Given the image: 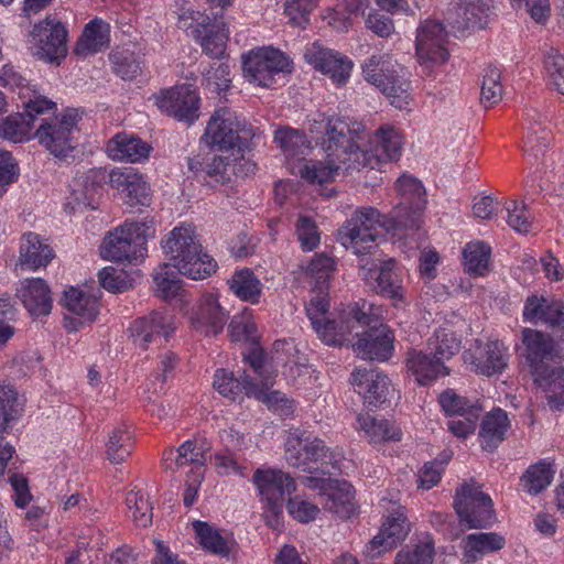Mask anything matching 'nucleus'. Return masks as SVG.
<instances>
[{
    "label": "nucleus",
    "mask_w": 564,
    "mask_h": 564,
    "mask_svg": "<svg viewBox=\"0 0 564 564\" xmlns=\"http://www.w3.org/2000/svg\"><path fill=\"white\" fill-rule=\"evenodd\" d=\"M365 133V126L356 120L345 117L328 118L322 140L325 159L300 166V176L310 183L323 184L334 181L339 171L348 174L364 167L375 169L378 158L359 145Z\"/></svg>",
    "instance_id": "obj_1"
},
{
    "label": "nucleus",
    "mask_w": 564,
    "mask_h": 564,
    "mask_svg": "<svg viewBox=\"0 0 564 564\" xmlns=\"http://www.w3.org/2000/svg\"><path fill=\"white\" fill-rule=\"evenodd\" d=\"M371 311L372 305L366 301L348 307V330H355L357 337L352 347L362 359L386 361L394 350V333Z\"/></svg>",
    "instance_id": "obj_2"
},
{
    "label": "nucleus",
    "mask_w": 564,
    "mask_h": 564,
    "mask_svg": "<svg viewBox=\"0 0 564 564\" xmlns=\"http://www.w3.org/2000/svg\"><path fill=\"white\" fill-rule=\"evenodd\" d=\"M161 246L169 257V264L192 280H203L216 272L217 262L203 251L193 225L175 227L162 239Z\"/></svg>",
    "instance_id": "obj_3"
},
{
    "label": "nucleus",
    "mask_w": 564,
    "mask_h": 564,
    "mask_svg": "<svg viewBox=\"0 0 564 564\" xmlns=\"http://www.w3.org/2000/svg\"><path fill=\"white\" fill-rule=\"evenodd\" d=\"M253 482L264 502L263 518L265 523L280 530L283 525V506L285 496L295 491L294 479L279 469H258L253 475Z\"/></svg>",
    "instance_id": "obj_4"
},
{
    "label": "nucleus",
    "mask_w": 564,
    "mask_h": 564,
    "mask_svg": "<svg viewBox=\"0 0 564 564\" xmlns=\"http://www.w3.org/2000/svg\"><path fill=\"white\" fill-rule=\"evenodd\" d=\"M256 135L252 126L228 109L221 108L215 111L209 119L202 141L209 147H218L219 150H234L242 152L249 149V144Z\"/></svg>",
    "instance_id": "obj_5"
},
{
    "label": "nucleus",
    "mask_w": 564,
    "mask_h": 564,
    "mask_svg": "<svg viewBox=\"0 0 564 564\" xmlns=\"http://www.w3.org/2000/svg\"><path fill=\"white\" fill-rule=\"evenodd\" d=\"M147 227L141 223H126L108 232L100 247V256L109 261L132 262L145 251Z\"/></svg>",
    "instance_id": "obj_6"
},
{
    "label": "nucleus",
    "mask_w": 564,
    "mask_h": 564,
    "mask_svg": "<svg viewBox=\"0 0 564 564\" xmlns=\"http://www.w3.org/2000/svg\"><path fill=\"white\" fill-rule=\"evenodd\" d=\"M79 119L77 109H67L62 117L40 116L34 137L56 158H67L75 149L72 131Z\"/></svg>",
    "instance_id": "obj_7"
},
{
    "label": "nucleus",
    "mask_w": 564,
    "mask_h": 564,
    "mask_svg": "<svg viewBox=\"0 0 564 564\" xmlns=\"http://www.w3.org/2000/svg\"><path fill=\"white\" fill-rule=\"evenodd\" d=\"M379 225L380 213L376 208H359L338 230V240L356 254L366 253L376 242Z\"/></svg>",
    "instance_id": "obj_8"
},
{
    "label": "nucleus",
    "mask_w": 564,
    "mask_h": 564,
    "mask_svg": "<svg viewBox=\"0 0 564 564\" xmlns=\"http://www.w3.org/2000/svg\"><path fill=\"white\" fill-rule=\"evenodd\" d=\"M454 509L469 529H485L495 522L492 500L480 486L466 484L457 488Z\"/></svg>",
    "instance_id": "obj_9"
},
{
    "label": "nucleus",
    "mask_w": 564,
    "mask_h": 564,
    "mask_svg": "<svg viewBox=\"0 0 564 564\" xmlns=\"http://www.w3.org/2000/svg\"><path fill=\"white\" fill-rule=\"evenodd\" d=\"M23 113L10 115L6 119L0 118V137L13 142L29 139L37 123L40 116L54 115L56 104L46 97L36 95L24 101Z\"/></svg>",
    "instance_id": "obj_10"
},
{
    "label": "nucleus",
    "mask_w": 564,
    "mask_h": 564,
    "mask_svg": "<svg viewBox=\"0 0 564 564\" xmlns=\"http://www.w3.org/2000/svg\"><path fill=\"white\" fill-rule=\"evenodd\" d=\"M447 32L443 23L435 20L424 21L417 29L416 56L425 74H430L433 66L444 64L448 58L446 48Z\"/></svg>",
    "instance_id": "obj_11"
},
{
    "label": "nucleus",
    "mask_w": 564,
    "mask_h": 564,
    "mask_svg": "<svg viewBox=\"0 0 564 564\" xmlns=\"http://www.w3.org/2000/svg\"><path fill=\"white\" fill-rule=\"evenodd\" d=\"M32 54L41 61L59 64L67 54V30L55 19L47 17L35 24L31 32Z\"/></svg>",
    "instance_id": "obj_12"
},
{
    "label": "nucleus",
    "mask_w": 564,
    "mask_h": 564,
    "mask_svg": "<svg viewBox=\"0 0 564 564\" xmlns=\"http://www.w3.org/2000/svg\"><path fill=\"white\" fill-rule=\"evenodd\" d=\"M510 354L501 340L475 343L464 352V360L477 375L491 377L501 375L508 367Z\"/></svg>",
    "instance_id": "obj_13"
},
{
    "label": "nucleus",
    "mask_w": 564,
    "mask_h": 564,
    "mask_svg": "<svg viewBox=\"0 0 564 564\" xmlns=\"http://www.w3.org/2000/svg\"><path fill=\"white\" fill-rule=\"evenodd\" d=\"M242 64L245 77L262 87H270L276 74L291 72L288 56L274 48L252 51Z\"/></svg>",
    "instance_id": "obj_14"
},
{
    "label": "nucleus",
    "mask_w": 564,
    "mask_h": 564,
    "mask_svg": "<svg viewBox=\"0 0 564 564\" xmlns=\"http://www.w3.org/2000/svg\"><path fill=\"white\" fill-rule=\"evenodd\" d=\"M381 58L371 56L362 66L365 79L387 96L391 105L402 109L408 104L410 83L394 70L380 66Z\"/></svg>",
    "instance_id": "obj_15"
},
{
    "label": "nucleus",
    "mask_w": 564,
    "mask_h": 564,
    "mask_svg": "<svg viewBox=\"0 0 564 564\" xmlns=\"http://www.w3.org/2000/svg\"><path fill=\"white\" fill-rule=\"evenodd\" d=\"M135 347L147 350L149 344L166 340L174 332L172 316L166 310H154L149 315L137 318L129 327Z\"/></svg>",
    "instance_id": "obj_16"
},
{
    "label": "nucleus",
    "mask_w": 564,
    "mask_h": 564,
    "mask_svg": "<svg viewBox=\"0 0 564 564\" xmlns=\"http://www.w3.org/2000/svg\"><path fill=\"white\" fill-rule=\"evenodd\" d=\"M156 106L180 121L193 122L198 118L199 97L191 85L176 86L155 97Z\"/></svg>",
    "instance_id": "obj_17"
},
{
    "label": "nucleus",
    "mask_w": 564,
    "mask_h": 564,
    "mask_svg": "<svg viewBox=\"0 0 564 564\" xmlns=\"http://www.w3.org/2000/svg\"><path fill=\"white\" fill-rule=\"evenodd\" d=\"M360 269L367 284L377 293L393 300L403 299V288L395 272L394 259L366 261Z\"/></svg>",
    "instance_id": "obj_18"
},
{
    "label": "nucleus",
    "mask_w": 564,
    "mask_h": 564,
    "mask_svg": "<svg viewBox=\"0 0 564 564\" xmlns=\"http://www.w3.org/2000/svg\"><path fill=\"white\" fill-rule=\"evenodd\" d=\"M350 383L368 408H380L392 391L390 379L375 369H357L351 373Z\"/></svg>",
    "instance_id": "obj_19"
},
{
    "label": "nucleus",
    "mask_w": 564,
    "mask_h": 564,
    "mask_svg": "<svg viewBox=\"0 0 564 564\" xmlns=\"http://www.w3.org/2000/svg\"><path fill=\"white\" fill-rule=\"evenodd\" d=\"M523 317L533 324L539 322L546 324L554 336L564 340V303L562 301H550L543 296L531 295L525 301Z\"/></svg>",
    "instance_id": "obj_20"
},
{
    "label": "nucleus",
    "mask_w": 564,
    "mask_h": 564,
    "mask_svg": "<svg viewBox=\"0 0 564 564\" xmlns=\"http://www.w3.org/2000/svg\"><path fill=\"white\" fill-rule=\"evenodd\" d=\"M409 531L410 523L404 512L399 509L388 517L380 532L368 542L364 552L368 557L377 558L403 541Z\"/></svg>",
    "instance_id": "obj_21"
},
{
    "label": "nucleus",
    "mask_w": 564,
    "mask_h": 564,
    "mask_svg": "<svg viewBox=\"0 0 564 564\" xmlns=\"http://www.w3.org/2000/svg\"><path fill=\"white\" fill-rule=\"evenodd\" d=\"M522 343L525 347V359L531 373L535 372L539 367L543 368L561 359L553 339L540 330L524 328L522 330Z\"/></svg>",
    "instance_id": "obj_22"
},
{
    "label": "nucleus",
    "mask_w": 564,
    "mask_h": 564,
    "mask_svg": "<svg viewBox=\"0 0 564 564\" xmlns=\"http://www.w3.org/2000/svg\"><path fill=\"white\" fill-rule=\"evenodd\" d=\"M229 315L213 294L203 295L191 318L193 327L205 336L223 332Z\"/></svg>",
    "instance_id": "obj_23"
},
{
    "label": "nucleus",
    "mask_w": 564,
    "mask_h": 564,
    "mask_svg": "<svg viewBox=\"0 0 564 564\" xmlns=\"http://www.w3.org/2000/svg\"><path fill=\"white\" fill-rule=\"evenodd\" d=\"M305 59L316 69L329 75L336 84H344L350 75L352 63L332 50L313 44L305 52Z\"/></svg>",
    "instance_id": "obj_24"
},
{
    "label": "nucleus",
    "mask_w": 564,
    "mask_h": 564,
    "mask_svg": "<svg viewBox=\"0 0 564 564\" xmlns=\"http://www.w3.org/2000/svg\"><path fill=\"white\" fill-rule=\"evenodd\" d=\"M63 305L73 316H65V328L77 330L78 326L95 321L98 314V302L95 297L76 288L64 291Z\"/></svg>",
    "instance_id": "obj_25"
},
{
    "label": "nucleus",
    "mask_w": 564,
    "mask_h": 564,
    "mask_svg": "<svg viewBox=\"0 0 564 564\" xmlns=\"http://www.w3.org/2000/svg\"><path fill=\"white\" fill-rule=\"evenodd\" d=\"M112 188L124 194L126 203L130 206H148L151 203L150 187L143 177L132 169L113 170L109 174Z\"/></svg>",
    "instance_id": "obj_26"
},
{
    "label": "nucleus",
    "mask_w": 564,
    "mask_h": 564,
    "mask_svg": "<svg viewBox=\"0 0 564 564\" xmlns=\"http://www.w3.org/2000/svg\"><path fill=\"white\" fill-rule=\"evenodd\" d=\"M17 296L32 316H45L51 313L53 303L51 290L41 278L20 281V285L17 288Z\"/></svg>",
    "instance_id": "obj_27"
},
{
    "label": "nucleus",
    "mask_w": 564,
    "mask_h": 564,
    "mask_svg": "<svg viewBox=\"0 0 564 564\" xmlns=\"http://www.w3.org/2000/svg\"><path fill=\"white\" fill-rule=\"evenodd\" d=\"M531 375L534 383L545 392L549 406L561 410L564 406V367L561 359L539 367Z\"/></svg>",
    "instance_id": "obj_28"
},
{
    "label": "nucleus",
    "mask_w": 564,
    "mask_h": 564,
    "mask_svg": "<svg viewBox=\"0 0 564 564\" xmlns=\"http://www.w3.org/2000/svg\"><path fill=\"white\" fill-rule=\"evenodd\" d=\"M494 0H458L457 8L447 13L446 20L457 32L471 26L482 28V18L487 17Z\"/></svg>",
    "instance_id": "obj_29"
},
{
    "label": "nucleus",
    "mask_w": 564,
    "mask_h": 564,
    "mask_svg": "<svg viewBox=\"0 0 564 564\" xmlns=\"http://www.w3.org/2000/svg\"><path fill=\"white\" fill-rule=\"evenodd\" d=\"M322 503L325 510L337 514L340 519L351 518L357 510L354 488L346 480L329 482Z\"/></svg>",
    "instance_id": "obj_30"
},
{
    "label": "nucleus",
    "mask_w": 564,
    "mask_h": 564,
    "mask_svg": "<svg viewBox=\"0 0 564 564\" xmlns=\"http://www.w3.org/2000/svg\"><path fill=\"white\" fill-rule=\"evenodd\" d=\"M152 147L133 134L118 133L107 147L108 154L116 161H127L131 163L145 160Z\"/></svg>",
    "instance_id": "obj_31"
},
{
    "label": "nucleus",
    "mask_w": 564,
    "mask_h": 564,
    "mask_svg": "<svg viewBox=\"0 0 564 564\" xmlns=\"http://www.w3.org/2000/svg\"><path fill=\"white\" fill-rule=\"evenodd\" d=\"M406 369L419 384H427L438 377L448 375L447 368L438 359L421 350H411L406 355Z\"/></svg>",
    "instance_id": "obj_32"
},
{
    "label": "nucleus",
    "mask_w": 564,
    "mask_h": 564,
    "mask_svg": "<svg viewBox=\"0 0 564 564\" xmlns=\"http://www.w3.org/2000/svg\"><path fill=\"white\" fill-rule=\"evenodd\" d=\"M509 427L510 421L506 411L496 409L487 413L479 431L481 448L494 452L506 440Z\"/></svg>",
    "instance_id": "obj_33"
},
{
    "label": "nucleus",
    "mask_w": 564,
    "mask_h": 564,
    "mask_svg": "<svg viewBox=\"0 0 564 564\" xmlns=\"http://www.w3.org/2000/svg\"><path fill=\"white\" fill-rule=\"evenodd\" d=\"M235 376L226 369H218L214 378V387L224 397L236 400L241 393L252 397L257 382L243 370Z\"/></svg>",
    "instance_id": "obj_34"
},
{
    "label": "nucleus",
    "mask_w": 564,
    "mask_h": 564,
    "mask_svg": "<svg viewBox=\"0 0 564 564\" xmlns=\"http://www.w3.org/2000/svg\"><path fill=\"white\" fill-rule=\"evenodd\" d=\"M108 36L109 24L101 19H94L85 26L74 52L82 57H87L100 52L108 46Z\"/></svg>",
    "instance_id": "obj_35"
},
{
    "label": "nucleus",
    "mask_w": 564,
    "mask_h": 564,
    "mask_svg": "<svg viewBox=\"0 0 564 564\" xmlns=\"http://www.w3.org/2000/svg\"><path fill=\"white\" fill-rule=\"evenodd\" d=\"M54 258L52 248L44 243L39 235L29 232L23 236L20 247V265L28 269H39L46 267Z\"/></svg>",
    "instance_id": "obj_36"
},
{
    "label": "nucleus",
    "mask_w": 564,
    "mask_h": 564,
    "mask_svg": "<svg viewBox=\"0 0 564 564\" xmlns=\"http://www.w3.org/2000/svg\"><path fill=\"white\" fill-rule=\"evenodd\" d=\"M424 209L422 200H419L417 205L401 200L390 212L384 225L394 235H400L403 230L419 229Z\"/></svg>",
    "instance_id": "obj_37"
},
{
    "label": "nucleus",
    "mask_w": 564,
    "mask_h": 564,
    "mask_svg": "<svg viewBox=\"0 0 564 564\" xmlns=\"http://www.w3.org/2000/svg\"><path fill=\"white\" fill-rule=\"evenodd\" d=\"M229 32L223 21L210 20L206 28L197 29L195 40L200 43L203 51L213 58H220L226 50Z\"/></svg>",
    "instance_id": "obj_38"
},
{
    "label": "nucleus",
    "mask_w": 564,
    "mask_h": 564,
    "mask_svg": "<svg viewBox=\"0 0 564 564\" xmlns=\"http://www.w3.org/2000/svg\"><path fill=\"white\" fill-rule=\"evenodd\" d=\"M303 451L306 452V458L310 465L322 469L323 474L333 475L339 470L338 463L340 462L341 455L335 451H330L319 438L307 441L303 445Z\"/></svg>",
    "instance_id": "obj_39"
},
{
    "label": "nucleus",
    "mask_w": 564,
    "mask_h": 564,
    "mask_svg": "<svg viewBox=\"0 0 564 564\" xmlns=\"http://www.w3.org/2000/svg\"><path fill=\"white\" fill-rule=\"evenodd\" d=\"M174 463L176 467L191 465V473L196 475L202 473L206 464V454L202 448H197L196 444L192 441L184 442L176 451V454L171 448L164 453V462ZM167 468L172 469V464H166Z\"/></svg>",
    "instance_id": "obj_40"
},
{
    "label": "nucleus",
    "mask_w": 564,
    "mask_h": 564,
    "mask_svg": "<svg viewBox=\"0 0 564 564\" xmlns=\"http://www.w3.org/2000/svg\"><path fill=\"white\" fill-rule=\"evenodd\" d=\"M465 557L467 562H476L482 555L501 550L505 538L496 532L474 533L465 539Z\"/></svg>",
    "instance_id": "obj_41"
},
{
    "label": "nucleus",
    "mask_w": 564,
    "mask_h": 564,
    "mask_svg": "<svg viewBox=\"0 0 564 564\" xmlns=\"http://www.w3.org/2000/svg\"><path fill=\"white\" fill-rule=\"evenodd\" d=\"M318 293V295L310 301L306 306V313L312 322L313 328L321 338L328 345H335L337 344V340L332 335L333 330H335V322L324 321L321 318V316L327 313L329 304L328 301L321 295L322 293L319 291Z\"/></svg>",
    "instance_id": "obj_42"
},
{
    "label": "nucleus",
    "mask_w": 564,
    "mask_h": 564,
    "mask_svg": "<svg viewBox=\"0 0 564 564\" xmlns=\"http://www.w3.org/2000/svg\"><path fill=\"white\" fill-rule=\"evenodd\" d=\"M375 139L377 153H373V156L378 158V162L375 167L381 160L395 161L400 158L402 138L399 131L393 127H380L376 131Z\"/></svg>",
    "instance_id": "obj_43"
},
{
    "label": "nucleus",
    "mask_w": 564,
    "mask_h": 564,
    "mask_svg": "<svg viewBox=\"0 0 564 564\" xmlns=\"http://www.w3.org/2000/svg\"><path fill=\"white\" fill-rule=\"evenodd\" d=\"M360 429L366 433L371 443H381L401 440V430L388 420H378L370 415H359Z\"/></svg>",
    "instance_id": "obj_44"
},
{
    "label": "nucleus",
    "mask_w": 564,
    "mask_h": 564,
    "mask_svg": "<svg viewBox=\"0 0 564 564\" xmlns=\"http://www.w3.org/2000/svg\"><path fill=\"white\" fill-rule=\"evenodd\" d=\"M230 290L242 301L256 304L262 293V283L250 269L237 271L229 280Z\"/></svg>",
    "instance_id": "obj_45"
},
{
    "label": "nucleus",
    "mask_w": 564,
    "mask_h": 564,
    "mask_svg": "<svg viewBox=\"0 0 564 564\" xmlns=\"http://www.w3.org/2000/svg\"><path fill=\"white\" fill-rule=\"evenodd\" d=\"M490 253L491 249L486 242L466 245L463 250L466 272L473 276L485 275L489 270Z\"/></svg>",
    "instance_id": "obj_46"
},
{
    "label": "nucleus",
    "mask_w": 564,
    "mask_h": 564,
    "mask_svg": "<svg viewBox=\"0 0 564 564\" xmlns=\"http://www.w3.org/2000/svg\"><path fill=\"white\" fill-rule=\"evenodd\" d=\"M554 474L552 465L545 462L530 466L522 477L527 491L531 495L540 494L551 484Z\"/></svg>",
    "instance_id": "obj_47"
},
{
    "label": "nucleus",
    "mask_w": 564,
    "mask_h": 564,
    "mask_svg": "<svg viewBox=\"0 0 564 564\" xmlns=\"http://www.w3.org/2000/svg\"><path fill=\"white\" fill-rule=\"evenodd\" d=\"M430 348L434 350V358L444 364L451 359L460 348V340L452 330L442 328L435 332L433 338L430 339Z\"/></svg>",
    "instance_id": "obj_48"
},
{
    "label": "nucleus",
    "mask_w": 564,
    "mask_h": 564,
    "mask_svg": "<svg viewBox=\"0 0 564 564\" xmlns=\"http://www.w3.org/2000/svg\"><path fill=\"white\" fill-rule=\"evenodd\" d=\"M274 141L279 143L286 158H302L306 148L305 134L291 128L278 129Z\"/></svg>",
    "instance_id": "obj_49"
},
{
    "label": "nucleus",
    "mask_w": 564,
    "mask_h": 564,
    "mask_svg": "<svg viewBox=\"0 0 564 564\" xmlns=\"http://www.w3.org/2000/svg\"><path fill=\"white\" fill-rule=\"evenodd\" d=\"M170 265L169 263L161 264L153 275L158 296L165 301L176 297L182 291V281L175 272L170 270Z\"/></svg>",
    "instance_id": "obj_50"
},
{
    "label": "nucleus",
    "mask_w": 564,
    "mask_h": 564,
    "mask_svg": "<svg viewBox=\"0 0 564 564\" xmlns=\"http://www.w3.org/2000/svg\"><path fill=\"white\" fill-rule=\"evenodd\" d=\"M126 503L132 521L142 528L152 523V506L140 490H130L126 497Z\"/></svg>",
    "instance_id": "obj_51"
},
{
    "label": "nucleus",
    "mask_w": 564,
    "mask_h": 564,
    "mask_svg": "<svg viewBox=\"0 0 564 564\" xmlns=\"http://www.w3.org/2000/svg\"><path fill=\"white\" fill-rule=\"evenodd\" d=\"M132 441L129 433L121 429H115L107 442V458L112 464L123 463L131 454Z\"/></svg>",
    "instance_id": "obj_52"
},
{
    "label": "nucleus",
    "mask_w": 564,
    "mask_h": 564,
    "mask_svg": "<svg viewBox=\"0 0 564 564\" xmlns=\"http://www.w3.org/2000/svg\"><path fill=\"white\" fill-rule=\"evenodd\" d=\"M193 528L196 532L199 544L204 549L215 554H228L227 543L216 529L210 527L207 522L199 520L193 522Z\"/></svg>",
    "instance_id": "obj_53"
},
{
    "label": "nucleus",
    "mask_w": 564,
    "mask_h": 564,
    "mask_svg": "<svg viewBox=\"0 0 564 564\" xmlns=\"http://www.w3.org/2000/svg\"><path fill=\"white\" fill-rule=\"evenodd\" d=\"M440 404L448 415L465 416V414L471 413V410L482 411V406L478 401L471 402L451 389L441 393Z\"/></svg>",
    "instance_id": "obj_54"
},
{
    "label": "nucleus",
    "mask_w": 564,
    "mask_h": 564,
    "mask_svg": "<svg viewBox=\"0 0 564 564\" xmlns=\"http://www.w3.org/2000/svg\"><path fill=\"white\" fill-rule=\"evenodd\" d=\"M480 102L486 107L498 104L502 98V85L500 70L497 67H487L484 70Z\"/></svg>",
    "instance_id": "obj_55"
},
{
    "label": "nucleus",
    "mask_w": 564,
    "mask_h": 564,
    "mask_svg": "<svg viewBox=\"0 0 564 564\" xmlns=\"http://www.w3.org/2000/svg\"><path fill=\"white\" fill-rule=\"evenodd\" d=\"M336 262L333 258L322 252L315 254L307 267V274L315 279L314 288L323 293L327 289V282L335 270Z\"/></svg>",
    "instance_id": "obj_56"
},
{
    "label": "nucleus",
    "mask_w": 564,
    "mask_h": 564,
    "mask_svg": "<svg viewBox=\"0 0 564 564\" xmlns=\"http://www.w3.org/2000/svg\"><path fill=\"white\" fill-rule=\"evenodd\" d=\"M243 359L254 372V377H251V379L264 388H271L274 384V371L265 366L264 352L261 347L254 346L249 354H243Z\"/></svg>",
    "instance_id": "obj_57"
},
{
    "label": "nucleus",
    "mask_w": 564,
    "mask_h": 564,
    "mask_svg": "<svg viewBox=\"0 0 564 564\" xmlns=\"http://www.w3.org/2000/svg\"><path fill=\"white\" fill-rule=\"evenodd\" d=\"M543 66L550 84L564 95V55L551 47L544 54Z\"/></svg>",
    "instance_id": "obj_58"
},
{
    "label": "nucleus",
    "mask_w": 564,
    "mask_h": 564,
    "mask_svg": "<svg viewBox=\"0 0 564 564\" xmlns=\"http://www.w3.org/2000/svg\"><path fill=\"white\" fill-rule=\"evenodd\" d=\"M395 189L401 196V200H408V203L414 205H417V202L422 200L423 207L426 206L425 188L416 177L403 174L397 180Z\"/></svg>",
    "instance_id": "obj_59"
},
{
    "label": "nucleus",
    "mask_w": 564,
    "mask_h": 564,
    "mask_svg": "<svg viewBox=\"0 0 564 564\" xmlns=\"http://www.w3.org/2000/svg\"><path fill=\"white\" fill-rule=\"evenodd\" d=\"M434 553L433 542L426 541L415 545L412 551L401 550L393 564H432Z\"/></svg>",
    "instance_id": "obj_60"
},
{
    "label": "nucleus",
    "mask_w": 564,
    "mask_h": 564,
    "mask_svg": "<svg viewBox=\"0 0 564 564\" xmlns=\"http://www.w3.org/2000/svg\"><path fill=\"white\" fill-rule=\"evenodd\" d=\"M296 235L304 250H313L319 243V234L315 221L307 216H300L296 223Z\"/></svg>",
    "instance_id": "obj_61"
},
{
    "label": "nucleus",
    "mask_w": 564,
    "mask_h": 564,
    "mask_svg": "<svg viewBox=\"0 0 564 564\" xmlns=\"http://www.w3.org/2000/svg\"><path fill=\"white\" fill-rule=\"evenodd\" d=\"M301 440H289L285 445V459L291 467L301 469L305 473L317 470V467L310 465L306 458V452L303 451Z\"/></svg>",
    "instance_id": "obj_62"
},
{
    "label": "nucleus",
    "mask_w": 564,
    "mask_h": 564,
    "mask_svg": "<svg viewBox=\"0 0 564 564\" xmlns=\"http://www.w3.org/2000/svg\"><path fill=\"white\" fill-rule=\"evenodd\" d=\"M98 279L101 286L112 293H121L130 288L126 275L112 267H106L98 273Z\"/></svg>",
    "instance_id": "obj_63"
},
{
    "label": "nucleus",
    "mask_w": 564,
    "mask_h": 564,
    "mask_svg": "<svg viewBox=\"0 0 564 564\" xmlns=\"http://www.w3.org/2000/svg\"><path fill=\"white\" fill-rule=\"evenodd\" d=\"M318 0H292L285 3V13L293 25L302 26L307 22L306 15L317 6Z\"/></svg>",
    "instance_id": "obj_64"
}]
</instances>
